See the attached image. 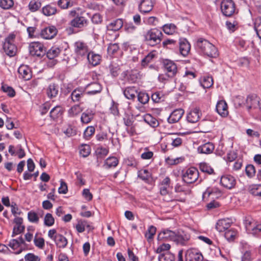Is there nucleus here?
<instances>
[{"mask_svg":"<svg viewBox=\"0 0 261 261\" xmlns=\"http://www.w3.org/2000/svg\"><path fill=\"white\" fill-rule=\"evenodd\" d=\"M196 47L203 54L212 58H216L218 56L217 48L208 40L203 38H199L196 42Z\"/></svg>","mask_w":261,"mask_h":261,"instance_id":"f257e3e1","label":"nucleus"},{"mask_svg":"<svg viewBox=\"0 0 261 261\" xmlns=\"http://www.w3.org/2000/svg\"><path fill=\"white\" fill-rule=\"evenodd\" d=\"M144 37L145 41L149 45L154 46L160 43L162 39L163 34L160 30L154 28L148 30Z\"/></svg>","mask_w":261,"mask_h":261,"instance_id":"f03ea898","label":"nucleus"},{"mask_svg":"<svg viewBox=\"0 0 261 261\" xmlns=\"http://www.w3.org/2000/svg\"><path fill=\"white\" fill-rule=\"evenodd\" d=\"M15 37L16 36L14 34H9L6 38L3 45V49L5 53L9 57L14 56L17 52V47L14 44Z\"/></svg>","mask_w":261,"mask_h":261,"instance_id":"7ed1b4c3","label":"nucleus"},{"mask_svg":"<svg viewBox=\"0 0 261 261\" xmlns=\"http://www.w3.org/2000/svg\"><path fill=\"white\" fill-rule=\"evenodd\" d=\"M199 177V172L195 167H191L182 172V178L183 181L191 184L196 181Z\"/></svg>","mask_w":261,"mask_h":261,"instance_id":"20e7f679","label":"nucleus"},{"mask_svg":"<svg viewBox=\"0 0 261 261\" xmlns=\"http://www.w3.org/2000/svg\"><path fill=\"white\" fill-rule=\"evenodd\" d=\"M221 10L224 15L231 16L236 10L234 3L232 0H223L221 4Z\"/></svg>","mask_w":261,"mask_h":261,"instance_id":"39448f33","label":"nucleus"},{"mask_svg":"<svg viewBox=\"0 0 261 261\" xmlns=\"http://www.w3.org/2000/svg\"><path fill=\"white\" fill-rule=\"evenodd\" d=\"M29 51L31 55L42 56L45 53L44 45L39 42H33L29 45Z\"/></svg>","mask_w":261,"mask_h":261,"instance_id":"423d86ee","label":"nucleus"},{"mask_svg":"<svg viewBox=\"0 0 261 261\" xmlns=\"http://www.w3.org/2000/svg\"><path fill=\"white\" fill-rule=\"evenodd\" d=\"M164 67L168 77H173L177 73L176 64L169 60L164 61Z\"/></svg>","mask_w":261,"mask_h":261,"instance_id":"0eeeda50","label":"nucleus"},{"mask_svg":"<svg viewBox=\"0 0 261 261\" xmlns=\"http://www.w3.org/2000/svg\"><path fill=\"white\" fill-rule=\"evenodd\" d=\"M245 107L248 111L251 109H257L261 111V103L259 98L255 96H248L245 100Z\"/></svg>","mask_w":261,"mask_h":261,"instance_id":"6e6552de","label":"nucleus"},{"mask_svg":"<svg viewBox=\"0 0 261 261\" xmlns=\"http://www.w3.org/2000/svg\"><path fill=\"white\" fill-rule=\"evenodd\" d=\"M190 235L184 231H178L175 233L174 241L178 245L182 246L187 245L190 240Z\"/></svg>","mask_w":261,"mask_h":261,"instance_id":"1a4fd4ad","label":"nucleus"},{"mask_svg":"<svg viewBox=\"0 0 261 261\" xmlns=\"http://www.w3.org/2000/svg\"><path fill=\"white\" fill-rule=\"evenodd\" d=\"M203 258L202 254L196 249H190L186 252V261H202Z\"/></svg>","mask_w":261,"mask_h":261,"instance_id":"9d476101","label":"nucleus"},{"mask_svg":"<svg viewBox=\"0 0 261 261\" xmlns=\"http://www.w3.org/2000/svg\"><path fill=\"white\" fill-rule=\"evenodd\" d=\"M154 2L152 0H141L139 5V10L141 13L146 14L152 10Z\"/></svg>","mask_w":261,"mask_h":261,"instance_id":"9b49d317","label":"nucleus"},{"mask_svg":"<svg viewBox=\"0 0 261 261\" xmlns=\"http://www.w3.org/2000/svg\"><path fill=\"white\" fill-rule=\"evenodd\" d=\"M216 110L222 117H226L228 115V106L224 100H221L217 102Z\"/></svg>","mask_w":261,"mask_h":261,"instance_id":"f8f14e48","label":"nucleus"},{"mask_svg":"<svg viewBox=\"0 0 261 261\" xmlns=\"http://www.w3.org/2000/svg\"><path fill=\"white\" fill-rule=\"evenodd\" d=\"M220 183L224 187L231 189L236 185V179L230 175H224L221 177Z\"/></svg>","mask_w":261,"mask_h":261,"instance_id":"ddd939ff","label":"nucleus"},{"mask_svg":"<svg viewBox=\"0 0 261 261\" xmlns=\"http://www.w3.org/2000/svg\"><path fill=\"white\" fill-rule=\"evenodd\" d=\"M57 33V30L56 28L54 26H51L43 29L40 33V36L45 39H50L53 38Z\"/></svg>","mask_w":261,"mask_h":261,"instance_id":"4468645a","label":"nucleus"},{"mask_svg":"<svg viewBox=\"0 0 261 261\" xmlns=\"http://www.w3.org/2000/svg\"><path fill=\"white\" fill-rule=\"evenodd\" d=\"M101 90V86L99 83L94 82L87 85L85 91L87 94L94 95L100 93Z\"/></svg>","mask_w":261,"mask_h":261,"instance_id":"2eb2a0df","label":"nucleus"},{"mask_svg":"<svg viewBox=\"0 0 261 261\" xmlns=\"http://www.w3.org/2000/svg\"><path fill=\"white\" fill-rule=\"evenodd\" d=\"M18 73L20 78L26 81L30 80L32 77L31 70L27 65H21L18 69Z\"/></svg>","mask_w":261,"mask_h":261,"instance_id":"dca6fc26","label":"nucleus"},{"mask_svg":"<svg viewBox=\"0 0 261 261\" xmlns=\"http://www.w3.org/2000/svg\"><path fill=\"white\" fill-rule=\"evenodd\" d=\"M214 149V144L212 142H208L198 146L197 151L199 153L210 154L213 152Z\"/></svg>","mask_w":261,"mask_h":261,"instance_id":"f3484780","label":"nucleus"},{"mask_svg":"<svg viewBox=\"0 0 261 261\" xmlns=\"http://www.w3.org/2000/svg\"><path fill=\"white\" fill-rule=\"evenodd\" d=\"M176 232L166 229L162 231L158 236L159 241L170 240L174 241Z\"/></svg>","mask_w":261,"mask_h":261,"instance_id":"a211bd4d","label":"nucleus"},{"mask_svg":"<svg viewBox=\"0 0 261 261\" xmlns=\"http://www.w3.org/2000/svg\"><path fill=\"white\" fill-rule=\"evenodd\" d=\"M88 51V47L85 43L80 41L75 42V51L77 55L81 57L87 56Z\"/></svg>","mask_w":261,"mask_h":261,"instance_id":"6ab92c4d","label":"nucleus"},{"mask_svg":"<svg viewBox=\"0 0 261 261\" xmlns=\"http://www.w3.org/2000/svg\"><path fill=\"white\" fill-rule=\"evenodd\" d=\"M179 51L181 55L183 56H187L190 50L191 45L188 40L185 38L179 40Z\"/></svg>","mask_w":261,"mask_h":261,"instance_id":"aec40b11","label":"nucleus"},{"mask_svg":"<svg viewBox=\"0 0 261 261\" xmlns=\"http://www.w3.org/2000/svg\"><path fill=\"white\" fill-rule=\"evenodd\" d=\"M184 114L182 109H176L173 111L168 118V121L170 123H174L178 122Z\"/></svg>","mask_w":261,"mask_h":261,"instance_id":"412c9836","label":"nucleus"},{"mask_svg":"<svg viewBox=\"0 0 261 261\" xmlns=\"http://www.w3.org/2000/svg\"><path fill=\"white\" fill-rule=\"evenodd\" d=\"M201 113L197 108H194L189 112L187 116V119L189 122L194 123L197 122L200 117Z\"/></svg>","mask_w":261,"mask_h":261,"instance_id":"4be33fe9","label":"nucleus"},{"mask_svg":"<svg viewBox=\"0 0 261 261\" xmlns=\"http://www.w3.org/2000/svg\"><path fill=\"white\" fill-rule=\"evenodd\" d=\"M138 92L137 87L134 86H130L125 88L123 93L124 96L128 99L134 100Z\"/></svg>","mask_w":261,"mask_h":261,"instance_id":"5701e85b","label":"nucleus"},{"mask_svg":"<svg viewBox=\"0 0 261 261\" xmlns=\"http://www.w3.org/2000/svg\"><path fill=\"white\" fill-rule=\"evenodd\" d=\"M231 225L228 219H221L218 221L216 225V229L219 232H223L227 229Z\"/></svg>","mask_w":261,"mask_h":261,"instance_id":"b1692460","label":"nucleus"},{"mask_svg":"<svg viewBox=\"0 0 261 261\" xmlns=\"http://www.w3.org/2000/svg\"><path fill=\"white\" fill-rule=\"evenodd\" d=\"M95 113L91 110H87L83 113L81 117V121L83 123L88 124L93 119Z\"/></svg>","mask_w":261,"mask_h":261,"instance_id":"393cba45","label":"nucleus"},{"mask_svg":"<svg viewBox=\"0 0 261 261\" xmlns=\"http://www.w3.org/2000/svg\"><path fill=\"white\" fill-rule=\"evenodd\" d=\"M123 22L122 19H117L107 25V30L108 31H117L119 30L123 26Z\"/></svg>","mask_w":261,"mask_h":261,"instance_id":"a878e982","label":"nucleus"},{"mask_svg":"<svg viewBox=\"0 0 261 261\" xmlns=\"http://www.w3.org/2000/svg\"><path fill=\"white\" fill-rule=\"evenodd\" d=\"M256 222L251 217H246L244 219V224L248 233L253 234L256 226Z\"/></svg>","mask_w":261,"mask_h":261,"instance_id":"bb28decb","label":"nucleus"},{"mask_svg":"<svg viewBox=\"0 0 261 261\" xmlns=\"http://www.w3.org/2000/svg\"><path fill=\"white\" fill-rule=\"evenodd\" d=\"M222 195L221 192L217 188H207L203 193V197L213 196L212 198H218Z\"/></svg>","mask_w":261,"mask_h":261,"instance_id":"cd10ccee","label":"nucleus"},{"mask_svg":"<svg viewBox=\"0 0 261 261\" xmlns=\"http://www.w3.org/2000/svg\"><path fill=\"white\" fill-rule=\"evenodd\" d=\"M118 163L119 161L117 158L110 156L105 160L103 167L104 168L108 169L111 168L116 167L118 165Z\"/></svg>","mask_w":261,"mask_h":261,"instance_id":"c85d7f7f","label":"nucleus"},{"mask_svg":"<svg viewBox=\"0 0 261 261\" xmlns=\"http://www.w3.org/2000/svg\"><path fill=\"white\" fill-rule=\"evenodd\" d=\"M58 86L55 84H50L46 89V94L49 98L56 97L58 94Z\"/></svg>","mask_w":261,"mask_h":261,"instance_id":"c756f323","label":"nucleus"},{"mask_svg":"<svg viewBox=\"0 0 261 261\" xmlns=\"http://www.w3.org/2000/svg\"><path fill=\"white\" fill-rule=\"evenodd\" d=\"M87 58L89 63L93 66L99 64L101 59L99 55L94 54L93 52L88 53Z\"/></svg>","mask_w":261,"mask_h":261,"instance_id":"7c9ffc66","label":"nucleus"},{"mask_svg":"<svg viewBox=\"0 0 261 261\" xmlns=\"http://www.w3.org/2000/svg\"><path fill=\"white\" fill-rule=\"evenodd\" d=\"M86 94L85 90L81 89H76L71 94V97L73 101H79L81 97Z\"/></svg>","mask_w":261,"mask_h":261,"instance_id":"2f4dec72","label":"nucleus"},{"mask_svg":"<svg viewBox=\"0 0 261 261\" xmlns=\"http://www.w3.org/2000/svg\"><path fill=\"white\" fill-rule=\"evenodd\" d=\"M54 241L58 247L62 248H65L68 243L67 239L61 234L57 235Z\"/></svg>","mask_w":261,"mask_h":261,"instance_id":"473e14b6","label":"nucleus"},{"mask_svg":"<svg viewBox=\"0 0 261 261\" xmlns=\"http://www.w3.org/2000/svg\"><path fill=\"white\" fill-rule=\"evenodd\" d=\"M86 23L87 20L84 17H76L71 21V25L76 28H82Z\"/></svg>","mask_w":261,"mask_h":261,"instance_id":"72a5a7b5","label":"nucleus"},{"mask_svg":"<svg viewBox=\"0 0 261 261\" xmlns=\"http://www.w3.org/2000/svg\"><path fill=\"white\" fill-rule=\"evenodd\" d=\"M170 184V179L169 177H166L161 182L160 187V192L163 195H165L167 194V189L169 187Z\"/></svg>","mask_w":261,"mask_h":261,"instance_id":"f704fd0d","label":"nucleus"},{"mask_svg":"<svg viewBox=\"0 0 261 261\" xmlns=\"http://www.w3.org/2000/svg\"><path fill=\"white\" fill-rule=\"evenodd\" d=\"M168 140L171 141V145L174 147H177L179 146L182 142V140L181 138L177 137L175 134H169L168 137Z\"/></svg>","mask_w":261,"mask_h":261,"instance_id":"c9c22d12","label":"nucleus"},{"mask_svg":"<svg viewBox=\"0 0 261 261\" xmlns=\"http://www.w3.org/2000/svg\"><path fill=\"white\" fill-rule=\"evenodd\" d=\"M91 227L87 221L80 220L78 221L75 228L78 232L82 233L85 230L86 228L91 229Z\"/></svg>","mask_w":261,"mask_h":261,"instance_id":"e433bc0d","label":"nucleus"},{"mask_svg":"<svg viewBox=\"0 0 261 261\" xmlns=\"http://www.w3.org/2000/svg\"><path fill=\"white\" fill-rule=\"evenodd\" d=\"M201 85L203 88H209L213 85V80L212 76L205 75L201 79Z\"/></svg>","mask_w":261,"mask_h":261,"instance_id":"4c0bfd02","label":"nucleus"},{"mask_svg":"<svg viewBox=\"0 0 261 261\" xmlns=\"http://www.w3.org/2000/svg\"><path fill=\"white\" fill-rule=\"evenodd\" d=\"M9 246L13 250H16L15 253L17 254L20 253L23 250V247L21 246L15 239L11 240L9 242Z\"/></svg>","mask_w":261,"mask_h":261,"instance_id":"58836bf2","label":"nucleus"},{"mask_svg":"<svg viewBox=\"0 0 261 261\" xmlns=\"http://www.w3.org/2000/svg\"><path fill=\"white\" fill-rule=\"evenodd\" d=\"M177 28L173 23L166 24L163 26V31L168 35H172L176 31Z\"/></svg>","mask_w":261,"mask_h":261,"instance_id":"ea45409f","label":"nucleus"},{"mask_svg":"<svg viewBox=\"0 0 261 261\" xmlns=\"http://www.w3.org/2000/svg\"><path fill=\"white\" fill-rule=\"evenodd\" d=\"M42 11L44 15L46 16H50L56 14L57 12V9L55 6L48 5L43 7Z\"/></svg>","mask_w":261,"mask_h":261,"instance_id":"a19ab883","label":"nucleus"},{"mask_svg":"<svg viewBox=\"0 0 261 261\" xmlns=\"http://www.w3.org/2000/svg\"><path fill=\"white\" fill-rule=\"evenodd\" d=\"M61 52L59 47H52L46 53V56L49 59H53L58 57Z\"/></svg>","mask_w":261,"mask_h":261,"instance_id":"79ce46f5","label":"nucleus"},{"mask_svg":"<svg viewBox=\"0 0 261 261\" xmlns=\"http://www.w3.org/2000/svg\"><path fill=\"white\" fill-rule=\"evenodd\" d=\"M29 9L34 12L38 10L41 7V3L39 0H31L29 4Z\"/></svg>","mask_w":261,"mask_h":261,"instance_id":"37998d69","label":"nucleus"},{"mask_svg":"<svg viewBox=\"0 0 261 261\" xmlns=\"http://www.w3.org/2000/svg\"><path fill=\"white\" fill-rule=\"evenodd\" d=\"M137 98L138 100L143 105L147 103L149 100V95L144 92H138L137 93Z\"/></svg>","mask_w":261,"mask_h":261,"instance_id":"c03bdc74","label":"nucleus"},{"mask_svg":"<svg viewBox=\"0 0 261 261\" xmlns=\"http://www.w3.org/2000/svg\"><path fill=\"white\" fill-rule=\"evenodd\" d=\"M250 193L255 196L261 197V185H253L250 187Z\"/></svg>","mask_w":261,"mask_h":261,"instance_id":"a18cd8bd","label":"nucleus"},{"mask_svg":"<svg viewBox=\"0 0 261 261\" xmlns=\"http://www.w3.org/2000/svg\"><path fill=\"white\" fill-rule=\"evenodd\" d=\"M83 109L79 105H76L70 108L68 111V115L70 117H74L79 115Z\"/></svg>","mask_w":261,"mask_h":261,"instance_id":"49530a36","label":"nucleus"},{"mask_svg":"<svg viewBox=\"0 0 261 261\" xmlns=\"http://www.w3.org/2000/svg\"><path fill=\"white\" fill-rule=\"evenodd\" d=\"M151 99L154 102L159 103L164 100L165 95L162 92H155L151 95Z\"/></svg>","mask_w":261,"mask_h":261,"instance_id":"de8ad7c7","label":"nucleus"},{"mask_svg":"<svg viewBox=\"0 0 261 261\" xmlns=\"http://www.w3.org/2000/svg\"><path fill=\"white\" fill-rule=\"evenodd\" d=\"M62 114V108L60 106H57L55 107L50 112V116L53 119H55Z\"/></svg>","mask_w":261,"mask_h":261,"instance_id":"09e8293b","label":"nucleus"},{"mask_svg":"<svg viewBox=\"0 0 261 261\" xmlns=\"http://www.w3.org/2000/svg\"><path fill=\"white\" fill-rule=\"evenodd\" d=\"M159 261H174L175 257L173 254L166 252L159 255Z\"/></svg>","mask_w":261,"mask_h":261,"instance_id":"8fccbe9b","label":"nucleus"},{"mask_svg":"<svg viewBox=\"0 0 261 261\" xmlns=\"http://www.w3.org/2000/svg\"><path fill=\"white\" fill-rule=\"evenodd\" d=\"M95 132V127L93 126H88L85 130L83 137L86 140H89Z\"/></svg>","mask_w":261,"mask_h":261,"instance_id":"3c124183","label":"nucleus"},{"mask_svg":"<svg viewBox=\"0 0 261 261\" xmlns=\"http://www.w3.org/2000/svg\"><path fill=\"white\" fill-rule=\"evenodd\" d=\"M199 168L202 172L208 174H212L214 173L213 169L206 163H201L199 164Z\"/></svg>","mask_w":261,"mask_h":261,"instance_id":"603ef678","label":"nucleus"},{"mask_svg":"<svg viewBox=\"0 0 261 261\" xmlns=\"http://www.w3.org/2000/svg\"><path fill=\"white\" fill-rule=\"evenodd\" d=\"M55 223V219L53 215L50 213H47L44 218V225L50 227L53 226Z\"/></svg>","mask_w":261,"mask_h":261,"instance_id":"864d4df0","label":"nucleus"},{"mask_svg":"<svg viewBox=\"0 0 261 261\" xmlns=\"http://www.w3.org/2000/svg\"><path fill=\"white\" fill-rule=\"evenodd\" d=\"M91 152V147L87 144L82 145L80 149V153L81 155L85 158L88 156Z\"/></svg>","mask_w":261,"mask_h":261,"instance_id":"5fc2aeb1","label":"nucleus"},{"mask_svg":"<svg viewBox=\"0 0 261 261\" xmlns=\"http://www.w3.org/2000/svg\"><path fill=\"white\" fill-rule=\"evenodd\" d=\"M144 120L152 127H155L159 125L158 121L155 118L152 117L150 115H146Z\"/></svg>","mask_w":261,"mask_h":261,"instance_id":"6e6d98bb","label":"nucleus"},{"mask_svg":"<svg viewBox=\"0 0 261 261\" xmlns=\"http://www.w3.org/2000/svg\"><path fill=\"white\" fill-rule=\"evenodd\" d=\"M28 218L30 222L34 223H38L39 218L37 213L34 211H31L28 214Z\"/></svg>","mask_w":261,"mask_h":261,"instance_id":"4d7b16f0","label":"nucleus"},{"mask_svg":"<svg viewBox=\"0 0 261 261\" xmlns=\"http://www.w3.org/2000/svg\"><path fill=\"white\" fill-rule=\"evenodd\" d=\"M58 5L62 9H67L73 6V2L71 0H59Z\"/></svg>","mask_w":261,"mask_h":261,"instance_id":"13d9d810","label":"nucleus"},{"mask_svg":"<svg viewBox=\"0 0 261 261\" xmlns=\"http://www.w3.org/2000/svg\"><path fill=\"white\" fill-rule=\"evenodd\" d=\"M254 28L258 36L261 39V17L255 19Z\"/></svg>","mask_w":261,"mask_h":261,"instance_id":"bf43d9fd","label":"nucleus"},{"mask_svg":"<svg viewBox=\"0 0 261 261\" xmlns=\"http://www.w3.org/2000/svg\"><path fill=\"white\" fill-rule=\"evenodd\" d=\"M2 90L11 97H13L15 95L14 90L12 87L8 86L6 85L2 86Z\"/></svg>","mask_w":261,"mask_h":261,"instance_id":"052dcab7","label":"nucleus"},{"mask_svg":"<svg viewBox=\"0 0 261 261\" xmlns=\"http://www.w3.org/2000/svg\"><path fill=\"white\" fill-rule=\"evenodd\" d=\"M13 0H0V7L4 9H9L13 6Z\"/></svg>","mask_w":261,"mask_h":261,"instance_id":"680f3d73","label":"nucleus"},{"mask_svg":"<svg viewBox=\"0 0 261 261\" xmlns=\"http://www.w3.org/2000/svg\"><path fill=\"white\" fill-rule=\"evenodd\" d=\"M158 21V18L154 16L148 17L144 19V22L146 24L150 25H156Z\"/></svg>","mask_w":261,"mask_h":261,"instance_id":"e2e57ef3","label":"nucleus"},{"mask_svg":"<svg viewBox=\"0 0 261 261\" xmlns=\"http://www.w3.org/2000/svg\"><path fill=\"white\" fill-rule=\"evenodd\" d=\"M109 152V150L103 147H98L96 150V153L98 158H102L106 156Z\"/></svg>","mask_w":261,"mask_h":261,"instance_id":"0e129e2a","label":"nucleus"},{"mask_svg":"<svg viewBox=\"0 0 261 261\" xmlns=\"http://www.w3.org/2000/svg\"><path fill=\"white\" fill-rule=\"evenodd\" d=\"M119 48V47L117 43L110 44L108 47V53L110 55H114Z\"/></svg>","mask_w":261,"mask_h":261,"instance_id":"69168bd1","label":"nucleus"},{"mask_svg":"<svg viewBox=\"0 0 261 261\" xmlns=\"http://www.w3.org/2000/svg\"><path fill=\"white\" fill-rule=\"evenodd\" d=\"M245 171L249 177H252L254 176L255 173V167L252 165H248L246 167Z\"/></svg>","mask_w":261,"mask_h":261,"instance_id":"338daca9","label":"nucleus"},{"mask_svg":"<svg viewBox=\"0 0 261 261\" xmlns=\"http://www.w3.org/2000/svg\"><path fill=\"white\" fill-rule=\"evenodd\" d=\"M109 68L110 73L113 76L116 77L119 75L120 68L118 65L111 64Z\"/></svg>","mask_w":261,"mask_h":261,"instance_id":"774afa93","label":"nucleus"}]
</instances>
